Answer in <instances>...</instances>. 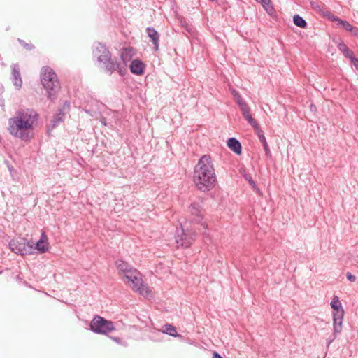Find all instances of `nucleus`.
<instances>
[{
	"mask_svg": "<svg viewBox=\"0 0 358 358\" xmlns=\"http://www.w3.org/2000/svg\"><path fill=\"white\" fill-rule=\"evenodd\" d=\"M38 114L32 108H20L13 117L8 120V131L10 134L23 141L32 137V131L37 125Z\"/></svg>",
	"mask_w": 358,
	"mask_h": 358,
	"instance_id": "f257e3e1",
	"label": "nucleus"
},
{
	"mask_svg": "<svg viewBox=\"0 0 358 358\" xmlns=\"http://www.w3.org/2000/svg\"><path fill=\"white\" fill-rule=\"evenodd\" d=\"M193 180L201 192H207L215 186L217 178L210 155L202 156L194 169Z\"/></svg>",
	"mask_w": 358,
	"mask_h": 358,
	"instance_id": "f03ea898",
	"label": "nucleus"
},
{
	"mask_svg": "<svg viewBox=\"0 0 358 358\" xmlns=\"http://www.w3.org/2000/svg\"><path fill=\"white\" fill-rule=\"evenodd\" d=\"M93 57L98 66L112 74L115 71L121 72L120 64L115 59L112 58L108 48L100 43L94 44Z\"/></svg>",
	"mask_w": 358,
	"mask_h": 358,
	"instance_id": "7ed1b4c3",
	"label": "nucleus"
},
{
	"mask_svg": "<svg viewBox=\"0 0 358 358\" xmlns=\"http://www.w3.org/2000/svg\"><path fill=\"white\" fill-rule=\"evenodd\" d=\"M41 83L48 92L49 99H56V94L60 89V83L55 72L49 66H44L41 71Z\"/></svg>",
	"mask_w": 358,
	"mask_h": 358,
	"instance_id": "20e7f679",
	"label": "nucleus"
},
{
	"mask_svg": "<svg viewBox=\"0 0 358 358\" xmlns=\"http://www.w3.org/2000/svg\"><path fill=\"white\" fill-rule=\"evenodd\" d=\"M125 284L129 286L134 292L138 293L145 298L152 297V291L143 283L141 273L134 269L122 279Z\"/></svg>",
	"mask_w": 358,
	"mask_h": 358,
	"instance_id": "39448f33",
	"label": "nucleus"
},
{
	"mask_svg": "<svg viewBox=\"0 0 358 358\" xmlns=\"http://www.w3.org/2000/svg\"><path fill=\"white\" fill-rule=\"evenodd\" d=\"M196 233L189 230L186 224L177 229L176 234V243L178 247L187 248L192 244L195 239Z\"/></svg>",
	"mask_w": 358,
	"mask_h": 358,
	"instance_id": "423d86ee",
	"label": "nucleus"
},
{
	"mask_svg": "<svg viewBox=\"0 0 358 358\" xmlns=\"http://www.w3.org/2000/svg\"><path fill=\"white\" fill-rule=\"evenodd\" d=\"M10 250L20 255H31L34 252V245L25 238H16L9 243Z\"/></svg>",
	"mask_w": 358,
	"mask_h": 358,
	"instance_id": "0eeeda50",
	"label": "nucleus"
},
{
	"mask_svg": "<svg viewBox=\"0 0 358 358\" xmlns=\"http://www.w3.org/2000/svg\"><path fill=\"white\" fill-rule=\"evenodd\" d=\"M115 329L111 321L105 320L100 316H95L91 321V331L101 334H108Z\"/></svg>",
	"mask_w": 358,
	"mask_h": 358,
	"instance_id": "6e6552de",
	"label": "nucleus"
},
{
	"mask_svg": "<svg viewBox=\"0 0 358 358\" xmlns=\"http://www.w3.org/2000/svg\"><path fill=\"white\" fill-rule=\"evenodd\" d=\"M115 265L118 271V273L122 279L126 275L129 274L131 271H134L135 268H134L128 264L126 262L122 260V259H117L115 262Z\"/></svg>",
	"mask_w": 358,
	"mask_h": 358,
	"instance_id": "1a4fd4ad",
	"label": "nucleus"
},
{
	"mask_svg": "<svg viewBox=\"0 0 358 358\" xmlns=\"http://www.w3.org/2000/svg\"><path fill=\"white\" fill-rule=\"evenodd\" d=\"M343 317L342 312L333 313L334 335L337 336L342 331Z\"/></svg>",
	"mask_w": 358,
	"mask_h": 358,
	"instance_id": "9d476101",
	"label": "nucleus"
},
{
	"mask_svg": "<svg viewBox=\"0 0 358 358\" xmlns=\"http://www.w3.org/2000/svg\"><path fill=\"white\" fill-rule=\"evenodd\" d=\"M69 102L66 101L64 103L63 108L58 110V113L54 115L53 119L52 120V128L56 127L59 122L63 121L64 116L69 110Z\"/></svg>",
	"mask_w": 358,
	"mask_h": 358,
	"instance_id": "9b49d317",
	"label": "nucleus"
},
{
	"mask_svg": "<svg viewBox=\"0 0 358 358\" xmlns=\"http://www.w3.org/2000/svg\"><path fill=\"white\" fill-rule=\"evenodd\" d=\"M48 249V237L44 232H42L40 239L34 246V250H37L40 253H45Z\"/></svg>",
	"mask_w": 358,
	"mask_h": 358,
	"instance_id": "f8f14e48",
	"label": "nucleus"
},
{
	"mask_svg": "<svg viewBox=\"0 0 358 358\" xmlns=\"http://www.w3.org/2000/svg\"><path fill=\"white\" fill-rule=\"evenodd\" d=\"M130 71L135 75H143L145 71V65L140 59H134L129 66Z\"/></svg>",
	"mask_w": 358,
	"mask_h": 358,
	"instance_id": "ddd939ff",
	"label": "nucleus"
},
{
	"mask_svg": "<svg viewBox=\"0 0 358 358\" xmlns=\"http://www.w3.org/2000/svg\"><path fill=\"white\" fill-rule=\"evenodd\" d=\"M12 78L14 85L20 89L22 85L19 66L16 64L12 65Z\"/></svg>",
	"mask_w": 358,
	"mask_h": 358,
	"instance_id": "4468645a",
	"label": "nucleus"
},
{
	"mask_svg": "<svg viewBox=\"0 0 358 358\" xmlns=\"http://www.w3.org/2000/svg\"><path fill=\"white\" fill-rule=\"evenodd\" d=\"M190 213L194 215L195 222L200 223L203 217V212L201 205L199 203H193L191 204Z\"/></svg>",
	"mask_w": 358,
	"mask_h": 358,
	"instance_id": "2eb2a0df",
	"label": "nucleus"
},
{
	"mask_svg": "<svg viewBox=\"0 0 358 358\" xmlns=\"http://www.w3.org/2000/svg\"><path fill=\"white\" fill-rule=\"evenodd\" d=\"M135 55L136 50L134 48L127 47L122 49L120 56L122 60L126 64L127 62L131 60Z\"/></svg>",
	"mask_w": 358,
	"mask_h": 358,
	"instance_id": "dca6fc26",
	"label": "nucleus"
},
{
	"mask_svg": "<svg viewBox=\"0 0 358 358\" xmlns=\"http://www.w3.org/2000/svg\"><path fill=\"white\" fill-rule=\"evenodd\" d=\"M146 32L150 38V41L152 42L154 45L155 50L157 51L159 49V35L158 32L152 27H148L146 29Z\"/></svg>",
	"mask_w": 358,
	"mask_h": 358,
	"instance_id": "f3484780",
	"label": "nucleus"
},
{
	"mask_svg": "<svg viewBox=\"0 0 358 358\" xmlns=\"http://www.w3.org/2000/svg\"><path fill=\"white\" fill-rule=\"evenodd\" d=\"M227 145L236 154L240 155L241 153V145L236 138H229L227 141Z\"/></svg>",
	"mask_w": 358,
	"mask_h": 358,
	"instance_id": "a211bd4d",
	"label": "nucleus"
},
{
	"mask_svg": "<svg viewBox=\"0 0 358 358\" xmlns=\"http://www.w3.org/2000/svg\"><path fill=\"white\" fill-rule=\"evenodd\" d=\"M330 306L334 309L333 313L342 312V314H344V310L338 296H335L333 298L332 301L330 303Z\"/></svg>",
	"mask_w": 358,
	"mask_h": 358,
	"instance_id": "6ab92c4d",
	"label": "nucleus"
},
{
	"mask_svg": "<svg viewBox=\"0 0 358 358\" xmlns=\"http://www.w3.org/2000/svg\"><path fill=\"white\" fill-rule=\"evenodd\" d=\"M257 2L260 3L265 10L269 14L271 15L274 11V8L271 3V0H256Z\"/></svg>",
	"mask_w": 358,
	"mask_h": 358,
	"instance_id": "aec40b11",
	"label": "nucleus"
},
{
	"mask_svg": "<svg viewBox=\"0 0 358 358\" xmlns=\"http://www.w3.org/2000/svg\"><path fill=\"white\" fill-rule=\"evenodd\" d=\"M338 48L341 52L343 53L345 57L350 59L354 56L353 52L348 48V47L343 43H340Z\"/></svg>",
	"mask_w": 358,
	"mask_h": 358,
	"instance_id": "412c9836",
	"label": "nucleus"
},
{
	"mask_svg": "<svg viewBox=\"0 0 358 358\" xmlns=\"http://www.w3.org/2000/svg\"><path fill=\"white\" fill-rule=\"evenodd\" d=\"M236 104L238 106L240 110L242 113V115L251 113L250 106L244 99L236 103Z\"/></svg>",
	"mask_w": 358,
	"mask_h": 358,
	"instance_id": "4be33fe9",
	"label": "nucleus"
},
{
	"mask_svg": "<svg viewBox=\"0 0 358 358\" xmlns=\"http://www.w3.org/2000/svg\"><path fill=\"white\" fill-rule=\"evenodd\" d=\"M164 330L162 331V333L169 334L172 336H178L177 334V331L175 327H173L171 324H165L164 327Z\"/></svg>",
	"mask_w": 358,
	"mask_h": 358,
	"instance_id": "5701e85b",
	"label": "nucleus"
},
{
	"mask_svg": "<svg viewBox=\"0 0 358 358\" xmlns=\"http://www.w3.org/2000/svg\"><path fill=\"white\" fill-rule=\"evenodd\" d=\"M293 22L296 26L301 28H305L307 26L306 20L298 15L294 16Z\"/></svg>",
	"mask_w": 358,
	"mask_h": 358,
	"instance_id": "b1692460",
	"label": "nucleus"
},
{
	"mask_svg": "<svg viewBox=\"0 0 358 358\" xmlns=\"http://www.w3.org/2000/svg\"><path fill=\"white\" fill-rule=\"evenodd\" d=\"M245 120L254 128L255 130H258L259 124L252 118L251 113L243 115Z\"/></svg>",
	"mask_w": 358,
	"mask_h": 358,
	"instance_id": "393cba45",
	"label": "nucleus"
},
{
	"mask_svg": "<svg viewBox=\"0 0 358 358\" xmlns=\"http://www.w3.org/2000/svg\"><path fill=\"white\" fill-rule=\"evenodd\" d=\"M339 25H341L346 31H350L353 27L348 22L345 20H339Z\"/></svg>",
	"mask_w": 358,
	"mask_h": 358,
	"instance_id": "a878e982",
	"label": "nucleus"
},
{
	"mask_svg": "<svg viewBox=\"0 0 358 358\" xmlns=\"http://www.w3.org/2000/svg\"><path fill=\"white\" fill-rule=\"evenodd\" d=\"M231 93L233 95L234 100L236 103L239 102L240 101L243 100V99L241 96V94L234 89L231 90Z\"/></svg>",
	"mask_w": 358,
	"mask_h": 358,
	"instance_id": "bb28decb",
	"label": "nucleus"
},
{
	"mask_svg": "<svg viewBox=\"0 0 358 358\" xmlns=\"http://www.w3.org/2000/svg\"><path fill=\"white\" fill-rule=\"evenodd\" d=\"M250 185H251L252 188L259 195H262V192L260 191V189L257 187L256 185V183L255 182V181L251 178H250L249 179H248Z\"/></svg>",
	"mask_w": 358,
	"mask_h": 358,
	"instance_id": "cd10ccee",
	"label": "nucleus"
},
{
	"mask_svg": "<svg viewBox=\"0 0 358 358\" xmlns=\"http://www.w3.org/2000/svg\"><path fill=\"white\" fill-rule=\"evenodd\" d=\"M255 131L257 133V136H258V138H259L260 142L262 144L266 143V138H265V136L264 135V133H263V131L261 129H259V127H258V130H255Z\"/></svg>",
	"mask_w": 358,
	"mask_h": 358,
	"instance_id": "c85d7f7f",
	"label": "nucleus"
},
{
	"mask_svg": "<svg viewBox=\"0 0 358 358\" xmlns=\"http://www.w3.org/2000/svg\"><path fill=\"white\" fill-rule=\"evenodd\" d=\"M201 227L203 228V231H202L203 235L204 236L205 238H208V233L207 232V226L206 225L205 222L201 223Z\"/></svg>",
	"mask_w": 358,
	"mask_h": 358,
	"instance_id": "c756f323",
	"label": "nucleus"
},
{
	"mask_svg": "<svg viewBox=\"0 0 358 358\" xmlns=\"http://www.w3.org/2000/svg\"><path fill=\"white\" fill-rule=\"evenodd\" d=\"M18 41L20 43V44H22L27 50H32L34 48V45H33L28 44V43H25L24 41L20 40V39H18Z\"/></svg>",
	"mask_w": 358,
	"mask_h": 358,
	"instance_id": "7c9ffc66",
	"label": "nucleus"
},
{
	"mask_svg": "<svg viewBox=\"0 0 358 358\" xmlns=\"http://www.w3.org/2000/svg\"><path fill=\"white\" fill-rule=\"evenodd\" d=\"M262 145H263V148H264V149L265 150L266 155L267 156L270 157L271 156V151L269 150V148H268V145L267 144V142L264 143V144H262Z\"/></svg>",
	"mask_w": 358,
	"mask_h": 358,
	"instance_id": "2f4dec72",
	"label": "nucleus"
},
{
	"mask_svg": "<svg viewBox=\"0 0 358 358\" xmlns=\"http://www.w3.org/2000/svg\"><path fill=\"white\" fill-rule=\"evenodd\" d=\"M346 277L348 278V280H350V282H355V280H356V277L352 275L351 273H347L346 274Z\"/></svg>",
	"mask_w": 358,
	"mask_h": 358,
	"instance_id": "473e14b6",
	"label": "nucleus"
},
{
	"mask_svg": "<svg viewBox=\"0 0 358 358\" xmlns=\"http://www.w3.org/2000/svg\"><path fill=\"white\" fill-rule=\"evenodd\" d=\"M351 62L353 64L355 67L358 70V59L354 56L350 59Z\"/></svg>",
	"mask_w": 358,
	"mask_h": 358,
	"instance_id": "72a5a7b5",
	"label": "nucleus"
},
{
	"mask_svg": "<svg viewBox=\"0 0 358 358\" xmlns=\"http://www.w3.org/2000/svg\"><path fill=\"white\" fill-rule=\"evenodd\" d=\"M352 33L354 36H358V28L356 27H353L352 29V31H350Z\"/></svg>",
	"mask_w": 358,
	"mask_h": 358,
	"instance_id": "f704fd0d",
	"label": "nucleus"
},
{
	"mask_svg": "<svg viewBox=\"0 0 358 358\" xmlns=\"http://www.w3.org/2000/svg\"><path fill=\"white\" fill-rule=\"evenodd\" d=\"M330 19H331L332 21L337 22L338 25H339V20H341V19H339L338 17L334 16V15H332V16L330 17Z\"/></svg>",
	"mask_w": 358,
	"mask_h": 358,
	"instance_id": "c9c22d12",
	"label": "nucleus"
},
{
	"mask_svg": "<svg viewBox=\"0 0 358 358\" xmlns=\"http://www.w3.org/2000/svg\"><path fill=\"white\" fill-rule=\"evenodd\" d=\"M337 337V336L334 335L333 338H330L328 339L327 342H328V345H329L334 341V339Z\"/></svg>",
	"mask_w": 358,
	"mask_h": 358,
	"instance_id": "e433bc0d",
	"label": "nucleus"
},
{
	"mask_svg": "<svg viewBox=\"0 0 358 358\" xmlns=\"http://www.w3.org/2000/svg\"><path fill=\"white\" fill-rule=\"evenodd\" d=\"M213 358H223L221 355H220L217 352H215L213 353Z\"/></svg>",
	"mask_w": 358,
	"mask_h": 358,
	"instance_id": "4c0bfd02",
	"label": "nucleus"
},
{
	"mask_svg": "<svg viewBox=\"0 0 358 358\" xmlns=\"http://www.w3.org/2000/svg\"><path fill=\"white\" fill-rule=\"evenodd\" d=\"M111 338L116 343H120V338L118 337H111Z\"/></svg>",
	"mask_w": 358,
	"mask_h": 358,
	"instance_id": "58836bf2",
	"label": "nucleus"
},
{
	"mask_svg": "<svg viewBox=\"0 0 358 358\" xmlns=\"http://www.w3.org/2000/svg\"><path fill=\"white\" fill-rule=\"evenodd\" d=\"M101 122L103 123V125L106 126V122L105 119L103 118V119H101Z\"/></svg>",
	"mask_w": 358,
	"mask_h": 358,
	"instance_id": "ea45409f",
	"label": "nucleus"
},
{
	"mask_svg": "<svg viewBox=\"0 0 358 358\" xmlns=\"http://www.w3.org/2000/svg\"><path fill=\"white\" fill-rule=\"evenodd\" d=\"M315 106H311V110L314 109Z\"/></svg>",
	"mask_w": 358,
	"mask_h": 358,
	"instance_id": "a19ab883",
	"label": "nucleus"
}]
</instances>
